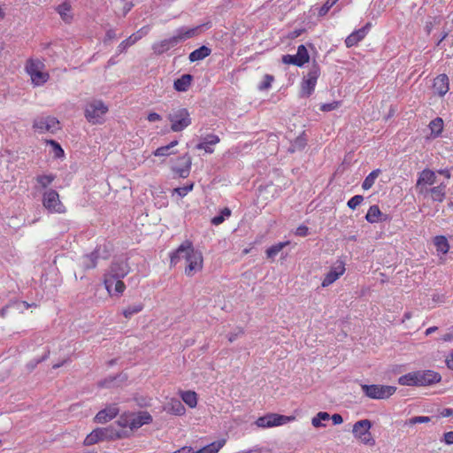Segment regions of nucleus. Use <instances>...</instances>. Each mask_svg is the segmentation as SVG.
<instances>
[{
    "instance_id": "72a5a7b5",
    "label": "nucleus",
    "mask_w": 453,
    "mask_h": 453,
    "mask_svg": "<svg viewBox=\"0 0 453 453\" xmlns=\"http://www.w3.org/2000/svg\"><path fill=\"white\" fill-rule=\"evenodd\" d=\"M443 120L441 118H435L429 123V129L433 138L438 137L443 130Z\"/></svg>"
},
{
    "instance_id": "c03bdc74",
    "label": "nucleus",
    "mask_w": 453,
    "mask_h": 453,
    "mask_svg": "<svg viewBox=\"0 0 453 453\" xmlns=\"http://www.w3.org/2000/svg\"><path fill=\"white\" fill-rule=\"evenodd\" d=\"M273 76L270 74H265L264 76L263 81L258 85L259 90H266L269 89L272 86V82L273 81Z\"/></svg>"
},
{
    "instance_id": "e2e57ef3",
    "label": "nucleus",
    "mask_w": 453,
    "mask_h": 453,
    "mask_svg": "<svg viewBox=\"0 0 453 453\" xmlns=\"http://www.w3.org/2000/svg\"><path fill=\"white\" fill-rule=\"evenodd\" d=\"M242 329H238L237 332L235 333H233V334H230L228 335V341L230 342H234L239 335H241L242 334Z\"/></svg>"
},
{
    "instance_id": "dca6fc26",
    "label": "nucleus",
    "mask_w": 453,
    "mask_h": 453,
    "mask_svg": "<svg viewBox=\"0 0 453 453\" xmlns=\"http://www.w3.org/2000/svg\"><path fill=\"white\" fill-rule=\"evenodd\" d=\"M123 278L112 276H104V284L109 295L120 296L126 289V285L122 281Z\"/></svg>"
},
{
    "instance_id": "7c9ffc66",
    "label": "nucleus",
    "mask_w": 453,
    "mask_h": 453,
    "mask_svg": "<svg viewBox=\"0 0 453 453\" xmlns=\"http://www.w3.org/2000/svg\"><path fill=\"white\" fill-rule=\"evenodd\" d=\"M434 244L436 248L438 255H446L449 250V243L448 239L443 235L435 236L434 239Z\"/></svg>"
},
{
    "instance_id": "e433bc0d",
    "label": "nucleus",
    "mask_w": 453,
    "mask_h": 453,
    "mask_svg": "<svg viewBox=\"0 0 453 453\" xmlns=\"http://www.w3.org/2000/svg\"><path fill=\"white\" fill-rule=\"evenodd\" d=\"M330 419L329 413L326 411H319L316 416L311 418V425L316 427H324L325 424L322 421H328Z\"/></svg>"
},
{
    "instance_id": "c85d7f7f",
    "label": "nucleus",
    "mask_w": 453,
    "mask_h": 453,
    "mask_svg": "<svg viewBox=\"0 0 453 453\" xmlns=\"http://www.w3.org/2000/svg\"><path fill=\"white\" fill-rule=\"evenodd\" d=\"M178 143H179V142L177 140H173L169 144H167L165 146L158 147L157 150H155L153 151V155L155 157H169V156L174 154V152L173 151V148L177 146Z\"/></svg>"
},
{
    "instance_id": "1a4fd4ad",
    "label": "nucleus",
    "mask_w": 453,
    "mask_h": 453,
    "mask_svg": "<svg viewBox=\"0 0 453 453\" xmlns=\"http://www.w3.org/2000/svg\"><path fill=\"white\" fill-rule=\"evenodd\" d=\"M363 393L371 399L384 400L393 395L396 388L388 385H379V384H361Z\"/></svg>"
},
{
    "instance_id": "680f3d73",
    "label": "nucleus",
    "mask_w": 453,
    "mask_h": 453,
    "mask_svg": "<svg viewBox=\"0 0 453 453\" xmlns=\"http://www.w3.org/2000/svg\"><path fill=\"white\" fill-rule=\"evenodd\" d=\"M116 38V33L113 29H109L105 35L106 41H111Z\"/></svg>"
},
{
    "instance_id": "393cba45",
    "label": "nucleus",
    "mask_w": 453,
    "mask_h": 453,
    "mask_svg": "<svg viewBox=\"0 0 453 453\" xmlns=\"http://www.w3.org/2000/svg\"><path fill=\"white\" fill-rule=\"evenodd\" d=\"M369 24H366L365 27L352 32L345 40V44L348 48L353 47L357 45L360 41H362L367 32H368Z\"/></svg>"
},
{
    "instance_id": "a878e982",
    "label": "nucleus",
    "mask_w": 453,
    "mask_h": 453,
    "mask_svg": "<svg viewBox=\"0 0 453 453\" xmlns=\"http://www.w3.org/2000/svg\"><path fill=\"white\" fill-rule=\"evenodd\" d=\"M435 173L430 169H424L419 173L417 180V187L432 186L435 183Z\"/></svg>"
},
{
    "instance_id": "6ab92c4d",
    "label": "nucleus",
    "mask_w": 453,
    "mask_h": 453,
    "mask_svg": "<svg viewBox=\"0 0 453 453\" xmlns=\"http://www.w3.org/2000/svg\"><path fill=\"white\" fill-rule=\"evenodd\" d=\"M129 266L127 262H114L111 264L104 276L124 278L129 273Z\"/></svg>"
},
{
    "instance_id": "9d476101",
    "label": "nucleus",
    "mask_w": 453,
    "mask_h": 453,
    "mask_svg": "<svg viewBox=\"0 0 453 453\" xmlns=\"http://www.w3.org/2000/svg\"><path fill=\"white\" fill-rule=\"evenodd\" d=\"M294 416H285L276 413H269L263 417L258 418L255 424L260 428H269L279 426L295 420Z\"/></svg>"
},
{
    "instance_id": "774afa93",
    "label": "nucleus",
    "mask_w": 453,
    "mask_h": 453,
    "mask_svg": "<svg viewBox=\"0 0 453 453\" xmlns=\"http://www.w3.org/2000/svg\"><path fill=\"white\" fill-rule=\"evenodd\" d=\"M433 300L439 303H444L445 302V296L444 295H434L433 296Z\"/></svg>"
},
{
    "instance_id": "603ef678",
    "label": "nucleus",
    "mask_w": 453,
    "mask_h": 453,
    "mask_svg": "<svg viewBox=\"0 0 453 453\" xmlns=\"http://www.w3.org/2000/svg\"><path fill=\"white\" fill-rule=\"evenodd\" d=\"M339 106H340V102L333 101V102L328 103V104H323L320 106V110L322 111H334V110L337 109Z\"/></svg>"
},
{
    "instance_id": "338daca9",
    "label": "nucleus",
    "mask_w": 453,
    "mask_h": 453,
    "mask_svg": "<svg viewBox=\"0 0 453 453\" xmlns=\"http://www.w3.org/2000/svg\"><path fill=\"white\" fill-rule=\"evenodd\" d=\"M441 339L443 342H451L453 341V333H447L443 334Z\"/></svg>"
},
{
    "instance_id": "13d9d810",
    "label": "nucleus",
    "mask_w": 453,
    "mask_h": 453,
    "mask_svg": "<svg viewBox=\"0 0 453 453\" xmlns=\"http://www.w3.org/2000/svg\"><path fill=\"white\" fill-rule=\"evenodd\" d=\"M427 187L428 186H422V187L416 186V189L419 195L426 196L428 194H430V191H429L430 188H428Z\"/></svg>"
},
{
    "instance_id": "2f4dec72",
    "label": "nucleus",
    "mask_w": 453,
    "mask_h": 453,
    "mask_svg": "<svg viewBox=\"0 0 453 453\" xmlns=\"http://www.w3.org/2000/svg\"><path fill=\"white\" fill-rule=\"evenodd\" d=\"M446 185L445 184H440L438 186H435L434 188H431L429 189L431 198L434 202H442L446 196Z\"/></svg>"
},
{
    "instance_id": "5701e85b",
    "label": "nucleus",
    "mask_w": 453,
    "mask_h": 453,
    "mask_svg": "<svg viewBox=\"0 0 453 453\" xmlns=\"http://www.w3.org/2000/svg\"><path fill=\"white\" fill-rule=\"evenodd\" d=\"M433 87L439 96H442L446 95L449 89V77L444 73L438 75L434 80Z\"/></svg>"
},
{
    "instance_id": "7ed1b4c3",
    "label": "nucleus",
    "mask_w": 453,
    "mask_h": 453,
    "mask_svg": "<svg viewBox=\"0 0 453 453\" xmlns=\"http://www.w3.org/2000/svg\"><path fill=\"white\" fill-rule=\"evenodd\" d=\"M440 380V376L433 371H418L402 375L398 382L403 386H426Z\"/></svg>"
},
{
    "instance_id": "2eb2a0df",
    "label": "nucleus",
    "mask_w": 453,
    "mask_h": 453,
    "mask_svg": "<svg viewBox=\"0 0 453 453\" xmlns=\"http://www.w3.org/2000/svg\"><path fill=\"white\" fill-rule=\"evenodd\" d=\"M226 443V439L221 438L200 448L197 450H195L192 447L185 446L172 453H219Z\"/></svg>"
},
{
    "instance_id": "cd10ccee",
    "label": "nucleus",
    "mask_w": 453,
    "mask_h": 453,
    "mask_svg": "<svg viewBox=\"0 0 453 453\" xmlns=\"http://www.w3.org/2000/svg\"><path fill=\"white\" fill-rule=\"evenodd\" d=\"M192 75L183 74L179 79L174 81L173 88L176 91L185 92L188 89L192 81Z\"/></svg>"
},
{
    "instance_id": "c9c22d12",
    "label": "nucleus",
    "mask_w": 453,
    "mask_h": 453,
    "mask_svg": "<svg viewBox=\"0 0 453 453\" xmlns=\"http://www.w3.org/2000/svg\"><path fill=\"white\" fill-rule=\"evenodd\" d=\"M295 57L296 58V61L299 63L300 66H303L310 60L308 50L303 44L298 46L297 52L295 55Z\"/></svg>"
},
{
    "instance_id": "aec40b11",
    "label": "nucleus",
    "mask_w": 453,
    "mask_h": 453,
    "mask_svg": "<svg viewBox=\"0 0 453 453\" xmlns=\"http://www.w3.org/2000/svg\"><path fill=\"white\" fill-rule=\"evenodd\" d=\"M119 413V409L116 405H110L105 409L100 411L95 417L94 420L99 424H104L113 419Z\"/></svg>"
},
{
    "instance_id": "f03ea898",
    "label": "nucleus",
    "mask_w": 453,
    "mask_h": 453,
    "mask_svg": "<svg viewBox=\"0 0 453 453\" xmlns=\"http://www.w3.org/2000/svg\"><path fill=\"white\" fill-rule=\"evenodd\" d=\"M197 30L198 27H180L175 31V34L173 36L155 42L152 45V50L155 54L161 55L177 46L179 43L194 37Z\"/></svg>"
},
{
    "instance_id": "20e7f679",
    "label": "nucleus",
    "mask_w": 453,
    "mask_h": 453,
    "mask_svg": "<svg viewBox=\"0 0 453 453\" xmlns=\"http://www.w3.org/2000/svg\"><path fill=\"white\" fill-rule=\"evenodd\" d=\"M109 106L101 99H91L84 106V116L92 125H101L105 121Z\"/></svg>"
},
{
    "instance_id": "412c9836",
    "label": "nucleus",
    "mask_w": 453,
    "mask_h": 453,
    "mask_svg": "<svg viewBox=\"0 0 453 453\" xmlns=\"http://www.w3.org/2000/svg\"><path fill=\"white\" fill-rule=\"evenodd\" d=\"M219 137L216 134H209L205 136L196 148L200 150H204L206 153H213L214 146L219 142Z\"/></svg>"
},
{
    "instance_id": "37998d69",
    "label": "nucleus",
    "mask_w": 453,
    "mask_h": 453,
    "mask_svg": "<svg viewBox=\"0 0 453 453\" xmlns=\"http://www.w3.org/2000/svg\"><path fill=\"white\" fill-rule=\"evenodd\" d=\"M194 188V184L190 183L184 187L176 188L173 190V194H177L180 197L186 196Z\"/></svg>"
},
{
    "instance_id": "4c0bfd02",
    "label": "nucleus",
    "mask_w": 453,
    "mask_h": 453,
    "mask_svg": "<svg viewBox=\"0 0 453 453\" xmlns=\"http://www.w3.org/2000/svg\"><path fill=\"white\" fill-rule=\"evenodd\" d=\"M380 173V171L379 169H376V170H373L372 172H371L365 177V180L362 183L363 189H365V190L370 189L373 186V184H374L376 179L378 178Z\"/></svg>"
},
{
    "instance_id": "864d4df0",
    "label": "nucleus",
    "mask_w": 453,
    "mask_h": 453,
    "mask_svg": "<svg viewBox=\"0 0 453 453\" xmlns=\"http://www.w3.org/2000/svg\"><path fill=\"white\" fill-rule=\"evenodd\" d=\"M282 62L286 65H295L296 66H300L299 63L296 61L295 55H284L282 57Z\"/></svg>"
},
{
    "instance_id": "0e129e2a",
    "label": "nucleus",
    "mask_w": 453,
    "mask_h": 453,
    "mask_svg": "<svg viewBox=\"0 0 453 453\" xmlns=\"http://www.w3.org/2000/svg\"><path fill=\"white\" fill-rule=\"evenodd\" d=\"M446 364L449 369L453 370V351L446 357Z\"/></svg>"
},
{
    "instance_id": "4be33fe9",
    "label": "nucleus",
    "mask_w": 453,
    "mask_h": 453,
    "mask_svg": "<svg viewBox=\"0 0 453 453\" xmlns=\"http://www.w3.org/2000/svg\"><path fill=\"white\" fill-rule=\"evenodd\" d=\"M74 0H65L56 7L57 12L59 14L61 19L65 23H70L73 20V14L72 12V2Z\"/></svg>"
},
{
    "instance_id": "4d7b16f0",
    "label": "nucleus",
    "mask_w": 453,
    "mask_h": 453,
    "mask_svg": "<svg viewBox=\"0 0 453 453\" xmlns=\"http://www.w3.org/2000/svg\"><path fill=\"white\" fill-rule=\"evenodd\" d=\"M147 119L150 122H156V121H159L162 119L161 116L156 112H150L148 115Z\"/></svg>"
},
{
    "instance_id": "f257e3e1",
    "label": "nucleus",
    "mask_w": 453,
    "mask_h": 453,
    "mask_svg": "<svg viewBox=\"0 0 453 453\" xmlns=\"http://www.w3.org/2000/svg\"><path fill=\"white\" fill-rule=\"evenodd\" d=\"M171 265H175L180 260H185V274L192 277L203 269V257L202 252L195 250L193 243L186 240L170 255Z\"/></svg>"
},
{
    "instance_id": "79ce46f5",
    "label": "nucleus",
    "mask_w": 453,
    "mask_h": 453,
    "mask_svg": "<svg viewBox=\"0 0 453 453\" xmlns=\"http://www.w3.org/2000/svg\"><path fill=\"white\" fill-rule=\"evenodd\" d=\"M306 145V140L303 136L297 137L289 148L290 152L303 150Z\"/></svg>"
},
{
    "instance_id": "423d86ee",
    "label": "nucleus",
    "mask_w": 453,
    "mask_h": 453,
    "mask_svg": "<svg viewBox=\"0 0 453 453\" xmlns=\"http://www.w3.org/2000/svg\"><path fill=\"white\" fill-rule=\"evenodd\" d=\"M151 421L152 417L148 411H138L122 414L118 419V424L121 427H128L131 430H134L143 425L150 424Z\"/></svg>"
},
{
    "instance_id": "5fc2aeb1",
    "label": "nucleus",
    "mask_w": 453,
    "mask_h": 453,
    "mask_svg": "<svg viewBox=\"0 0 453 453\" xmlns=\"http://www.w3.org/2000/svg\"><path fill=\"white\" fill-rule=\"evenodd\" d=\"M296 234L298 236H306L308 234V227L303 225L299 226L296 230Z\"/></svg>"
},
{
    "instance_id": "09e8293b",
    "label": "nucleus",
    "mask_w": 453,
    "mask_h": 453,
    "mask_svg": "<svg viewBox=\"0 0 453 453\" xmlns=\"http://www.w3.org/2000/svg\"><path fill=\"white\" fill-rule=\"evenodd\" d=\"M431 420L430 417L427 416H417L411 418L406 424L412 426L418 423H428Z\"/></svg>"
},
{
    "instance_id": "a211bd4d",
    "label": "nucleus",
    "mask_w": 453,
    "mask_h": 453,
    "mask_svg": "<svg viewBox=\"0 0 453 453\" xmlns=\"http://www.w3.org/2000/svg\"><path fill=\"white\" fill-rule=\"evenodd\" d=\"M191 157L185 154L178 157V165L172 166V171L180 178H187L190 173Z\"/></svg>"
},
{
    "instance_id": "39448f33",
    "label": "nucleus",
    "mask_w": 453,
    "mask_h": 453,
    "mask_svg": "<svg viewBox=\"0 0 453 453\" xmlns=\"http://www.w3.org/2000/svg\"><path fill=\"white\" fill-rule=\"evenodd\" d=\"M26 73L29 75L35 87L44 85L50 79L44 62L38 58H29L25 65Z\"/></svg>"
},
{
    "instance_id": "ddd939ff",
    "label": "nucleus",
    "mask_w": 453,
    "mask_h": 453,
    "mask_svg": "<svg viewBox=\"0 0 453 453\" xmlns=\"http://www.w3.org/2000/svg\"><path fill=\"white\" fill-rule=\"evenodd\" d=\"M33 127L41 134H55L58 130L60 129L59 121L56 118L50 116L36 119L34 121Z\"/></svg>"
},
{
    "instance_id": "4468645a",
    "label": "nucleus",
    "mask_w": 453,
    "mask_h": 453,
    "mask_svg": "<svg viewBox=\"0 0 453 453\" xmlns=\"http://www.w3.org/2000/svg\"><path fill=\"white\" fill-rule=\"evenodd\" d=\"M115 436L119 437V435L115 434L110 427L96 428L87 435L84 440V445L91 446L101 441L112 439Z\"/></svg>"
},
{
    "instance_id": "9b49d317",
    "label": "nucleus",
    "mask_w": 453,
    "mask_h": 453,
    "mask_svg": "<svg viewBox=\"0 0 453 453\" xmlns=\"http://www.w3.org/2000/svg\"><path fill=\"white\" fill-rule=\"evenodd\" d=\"M319 75V67L317 65H313L309 70L307 75L303 78L301 84L302 96L308 97L313 93Z\"/></svg>"
},
{
    "instance_id": "b1692460",
    "label": "nucleus",
    "mask_w": 453,
    "mask_h": 453,
    "mask_svg": "<svg viewBox=\"0 0 453 453\" xmlns=\"http://www.w3.org/2000/svg\"><path fill=\"white\" fill-rule=\"evenodd\" d=\"M164 410L170 414L182 416L186 409L181 402L176 398H171L164 406Z\"/></svg>"
},
{
    "instance_id": "6e6d98bb",
    "label": "nucleus",
    "mask_w": 453,
    "mask_h": 453,
    "mask_svg": "<svg viewBox=\"0 0 453 453\" xmlns=\"http://www.w3.org/2000/svg\"><path fill=\"white\" fill-rule=\"evenodd\" d=\"M330 419H332L334 425H340L343 422V418L342 415L335 413L330 416Z\"/></svg>"
},
{
    "instance_id": "c756f323",
    "label": "nucleus",
    "mask_w": 453,
    "mask_h": 453,
    "mask_svg": "<svg viewBox=\"0 0 453 453\" xmlns=\"http://www.w3.org/2000/svg\"><path fill=\"white\" fill-rule=\"evenodd\" d=\"M211 50L207 46H201L200 48L193 50L189 56L188 59L190 62H196L204 59L211 54Z\"/></svg>"
},
{
    "instance_id": "3c124183",
    "label": "nucleus",
    "mask_w": 453,
    "mask_h": 453,
    "mask_svg": "<svg viewBox=\"0 0 453 453\" xmlns=\"http://www.w3.org/2000/svg\"><path fill=\"white\" fill-rule=\"evenodd\" d=\"M150 28L149 26H144L142 28H140L135 33L132 34L133 37L135 38V42H138L142 37H144L148 33L150 32Z\"/></svg>"
},
{
    "instance_id": "ea45409f",
    "label": "nucleus",
    "mask_w": 453,
    "mask_h": 453,
    "mask_svg": "<svg viewBox=\"0 0 453 453\" xmlns=\"http://www.w3.org/2000/svg\"><path fill=\"white\" fill-rule=\"evenodd\" d=\"M142 309H143V305L142 303H135L134 305H130V306L127 307L123 311V315L125 316V318L130 319L134 314H136V313L142 311Z\"/></svg>"
},
{
    "instance_id": "69168bd1",
    "label": "nucleus",
    "mask_w": 453,
    "mask_h": 453,
    "mask_svg": "<svg viewBox=\"0 0 453 453\" xmlns=\"http://www.w3.org/2000/svg\"><path fill=\"white\" fill-rule=\"evenodd\" d=\"M224 220H225L224 216L219 215V216H216V217L212 218L211 223L215 226H218V225L223 223Z\"/></svg>"
},
{
    "instance_id": "49530a36",
    "label": "nucleus",
    "mask_w": 453,
    "mask_h": 453,
    "mask_svg": "<svg viewBox=\"0 0 453 453\" xmlns=\"http://www.w3.org/2000/svg\"><path fill=\"white\" fill-rule=\"evenodd\" d=\"M363 200H364V197L362 196L356 195L348 201L347 204H348L349 208H350L351 210H355L357 206H359L361 204Z\"/></svg>"
},
{
    "instance_id": "a19ab883",
    "label": "nucleus",
    "mask_w": 453,
    "mask_h": 453,
    "mask_svg": "<svg viewBox=\"0 0 453 453\" xmlns=\"http://www.w3.org/2000/svg\"><path fill=\"white\" fill-rule=\"evenodd\" d=\"M135 42H136L135 38L133 37V35H131L128 38L125 39L124 41H122L119 43V45L118 46L117 51L119 53H122V52L126 51L130 46H132Z\"/></svg>"
},
{
    "instance_id": "58836bf2",
    "label": "nucleus",
    "mask_w": 453,
    "mask_h": 453,
    "mask_svg": "<svg viewBox=\"0 0 453 453\" xmlns=\"http://www.w3.org/2000/svg\"><path fill=\"white\" fill-rule=\"evenodd\" d=\"M289 244V242H281L275 245L271 246L266 250V256L269 258H273L275 256L278 255V253L284 249L286 246Z\"/></svg>"
},
{
    "instance_id": "0eeeda50",
    "label": "nucleus",
    "mask_w": 453,
    "mask_h": 453,
    "mask_svg": "<svg viewBox=\"0 0 453 453\" xmlns=\"http://www.w3.org/2000/svg\"><path fill=\"white\" fill-rule=\"evenodd\" d=\"M167 119L173 132H181L192 123L189 111L182 107L173 109L167 115Z\"/></svg>"
},
{
    "instance_id": "bb28decb",
    "label": "nucleus",
    "mask_w": 453,
    "mask_h": 453,
    "mask_svg": "<svg viewBox=\"0 0 453 453\" xmlns=\"http://www.w3.org/2000/svg\"><path fill=\"white\" fill-rule=\"evenodd\" d=\"M386 219L378 205H372L365 215V219L370 223L384 221Z\"/></svg>"
},
{
    "instance_id": "f704fd0d",
    "label": "nucleus",
    "mask_w": 453,
    "mask_h": 453,
    "mask_svg": "<svg viewBox=\"0 0 453 453\" xmlns=\"http://www.w3.org/2000/svg\"><path fill=\"white\" fill-rule=\"evenodd\" d=\"M97 250L92 252L89 255H85L81 258V264L86 269L95 268L97 265Z\"/></svg>"
},
{
    "instance_id": "052dcab7",
    "label": "nucleus",
    "mask_w": 453,
    "mask_h": 453,
    "mask_svg": "<svg viewBox=\"0 0 453 453\" xmlns=\"http://www.w3.org/2000/svg\"><path fill=\"white\" fill-rule=\"evenodd\" d=\"M441 416L443 418H448L453 416V409L445 408L441 411Z\"/></svg>"
},
{
    "instance_id": "bf43d9fd",
    "label": "nucleus",
    "mask_w": 453,
    "mask_h": 453,
    "mask_svg": "<svg viewBox=\"0 0 453 453\" xmlns=\"http://www.w3.org/2000/svg\"><path fill=\"white\" fill-rule=\"evenodd\" d=\"M444 441L446 444H453V432H447L444 434Z\"/></svg>"
},
{
    "instance_id": "de8ad7c7",
    "label": "nucleus",
    "mask_w": 453,
    "mask_h": 453,
    "mask_svg": "<svg viewBox=\"0 0 453 453\" xmlns=\"http://www.w3.org/2000/svg\"><path fill=\"white\" fill-rule=\"evenodd\" d=\"M339 0H326V2L319 9V14L320 16L326 15L328 11L338 2Z\"/></svg>"
},
{
    "instance_id": "f3484780",
    "label": "nucleus",
    "mask_w": 453,
    "mask_h": 453,
    "mask_svg": "<svg viewBox=\"0 0 453 453\" xmlns=\"http://www.w3.org/2000/svg\"><path fill=\"white\" fill-rule=\"evenodd\" d=\"M345 273V265L342 261H337L325 275L321 286L326 288L335 282Z\"/></svg>"
},
{
    "instance_id": "a18cd8bd",
    "label": "nucleus",
    "mask_w": 453,
    "mask_h": 453,
    "mask_svg": "<svg viewBox=\"0 0 453 453\" xmlns=\"http://www.w3.org/2000/svg\"><path fill=\"white\" fill-rule=\"evenodd\" d=\"M47 142L52 147V150L56 157H61L64 156V150L59 143L53 140L47 141Z\"/></svg>"
},
{
    "instance_id": "473e14b6",
    "label": "nucleus",
    "mask_w": 453,
    "mask_h": 453,
    "mask_svg": "<svg viewBox=\"0 0 453 453\" xmlns=\"http://www.w3.org/2000/svg\"><path fill=\"white\" fill-rule=\"evenodd\" d=\"M181 400L190 408H195L197 404V395L195 391L188 390L180 393Z\"/></svg>"
},
{
    "instance_id": "8fccbe9b",
    "label": "nucleus",
    "mask_w": 453,
    "mask_h": 453,
    "mask_svg": "<svg viewBox=\"0 0 453 453\" xmlns=\"http://www.w3.org/2000/svg\"><path fill=\"white\" fill-rule=\"evenodd\" d=\"M53 180V175H41L37 177V181L42 188L48 187L50 184H51Z\"/></svg>"
},
{
    "instance_id": "f8f14e48",
    "label": "nucleus",
    "mask_w": 453,
    "mask_h": 453,
    "mask_svg": "<svg viewBox=\"0 0 453 453\" xmlns=\"http://www.w3.org/2000/svg\"><path fill=\"white\" fill-rule=\"evenodd\" d=\"M42 204L51 213H64L65 207L59 199L58 193L53 189L44 192L42 196Z\"/></svg>"
},
{
    "instance_id": "6e6552de",
    "label": "nucleus",
    "mask_w": 453,
    "mask_h": 453,
    "mask_svg": "<svg viewBox=\"0 0 453 453\" xmlns=\"http://www.w3.org/2000/svg\"><path fill=\"white\" fill-rule=\"evenodd\" d=\"M372 424L369 419H361L354 423L352 434L356 440L364 445L372 447L376 441L371 433Z\"/></svg>"
}]
</instances>
